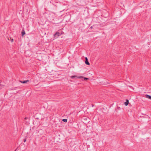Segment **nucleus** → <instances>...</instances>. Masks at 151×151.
Returning <instances> with one entry per match:
<instances>
[{"instance_id":"3","label":"nucleus","mask_w":151,"mask_h":151,"mask_svg":"<svg viewBox=\"0 0 151 151\" xmlns=\"http://www.w3.org/2000/svg\"><path fill=\"white\" fill-rule=\"evenodd\" d=\"M60 35V33L58 32H57L54 35V36L55 37H57L59 36Z\"/></svg>"},{"instance_id":"10","label":"nucleus","mask_w":151,"mask_h":151,"mask_svg":"<svg viewBox=\"0 0 151 151\" xmlns=\"http://www.w3.org/2000/svg\"><path fill=\"white\" fill-rule=\"evenodd\" d=\"M83 78V77L82 76H77V78L81 79Z\"/></svg>"},{"instance_id":"17","label":"nucleus","mask_w":151,"mask_h":151,"mask_svg":"<svg viewBox=\"0 0 151 151\" xmlns=\"http://www.w3.org/2000/svg\"><path fill=\"white\" fill-rule=\"evenodd\" d=\"M92 26H91V28H92Z\"/></svg>"},{"instance_id":"18","label":"nucleus","mask_w":151,"mask_h":151,"mask_svg":"<svg viewBox=\"0 0 151 151\" xmlns=\"http://www.w3.org/2000/svg\"><path fill=\"white\" fill-rule=\"evenodd\" d=\"M25 119H26V118H25Z\"/></svg>"},{"instance_id":"4","label":"nucleus","mask_w":151,"mask_h":151,"mask_svg":"<svg viewBox=\"0 0 151 151\" xmlns=\"http://www.w3.org/2000/svg\"><path fill=\"white\" fill-rule=\"evenodd\" d=\"M145 97L146 98L151 100V96L150 95H149L147 94H146L145 95Z\"/></svg>"},{"instance_id":"2","label":"nucleus","mask_w":151,"mask_h":151,"mask_svg":"<svg viewBox=\"0 0 151 151\" xmlns=\"http://www.w3.org/2000/svg\"><path fill=\"white\" fill-rule=\"evenodd\" d=\"M20 82L22 83H27V82H28L29 81V80H26V81H19Z\"/></svg>"},{"instance_id":"12","label":"nucleus","mask_w":151,"mask_h":151,"mask_svg":"<svg viewBox=\"0 0 151 151\" xmlns=\"http://www.w3.org/2000/svg\"><path fill=\"white\" fill-rule=\"evenodd\" d=\"M23 141H24V142H25L26 141V139H25V138L24 139H23Z\"/></svg>"},{"instance_id":"15","label":"nucleus","mask_w":151,"mask_h":151,"mask_svg":"<svg viewBox=\"0 0 151 151\" xmlns=\"http://www.w3.org/2000/svg\"><path fill=\"white\" fill-rule=\"evenodd\" d=\"M13 39H12V41H13Z\"/></svg>"},{"instance_id":"13","label":"nucleus","mask_w":151,"mask_h":151,"mask_svg":"<svg viewBox=\"0 0 151 151\" xmlns=\"http://www.w3.org/2000/svg\"><path fill=\"white\" fill-rule=\"evenodd\" d=\"M87 118H85L84 119V120H87Z\"/></svg>"},{"instance_id":"8","label":"nucleus","mask_w":151,"mask_h":151,"mask_svg":"<svg viewBox=\"0 0 151 151\" xmlns=\"http://www.w3.org/2000/svg\"><path fill=\"white\" fill-rule=\"evenodd\" d=\"M4 85L0 84V90L4 87Z\"/></svg>"},{"instance_id":"16","label":"nucleus","mask_w":151,"mask_h":151,"mask_svg":"<svg viewBox=\"0 0 151 151\" xmlns=\"http://www.w3.org/2000/svg\"><path fill=\"white\" fill-rule=\"evenodd\" d=\"M13 39H12V41H13Z\"/></svg>"},{"instance_id":"6","label":"nucleus","mask_w":151,"mask_h":151,"mask_svg":"<svg viewBox=\"0 0 151 151\" xmlns=\"http://www.w3.org/2000/svg\"><path fill=\"white\" fill-rule=\"evenodd\" d=\"M25 34V31H24V30H22V36H23Z\"/></svg>"},{"instance_id":"14","label":"nucleus","mask_w":151,"mask_h":151,"mask_svg":"<svg viewBox=\"0 0 151 151\" xmlns=\"http://www.w3.org/2000/svg\"><path fill=\"white\" fill-rule=\"evenodd\" d=\"M17 149H18V148H17L15 150H17Z\"/></svg>"},{"instance_id":"19","label":"nucleus","mask_w":151,"mask_h":151,"mask_svg":"<svg viewBox=\"0 0 151 151\" xmlns=\"http://www.w3.org/2000/svg\"><path fill=\"white\" fill-rule=\"evenodd\" d=\"M14 151H16V150H15Z\"/></svg>"},{"instance_id":"5","label":"nucleus","mask_w":151,"mask_h":151,"mask_svg":"<svg viewBox=\"0 0 151 151\" xmlns=\"http://www.w3.org/2000/svg\"><path fill=\"white\" fill-rule=\"evenodd\" d=\"M129 104V101L127 99L126 101L124 103V104L126 106H127L128 105V104Z\"/></svg>"},{"instance_id":"7","label":"nucleus","mask_w":151,"mask_h":151,"mask_svg":"<svg viewBox=\"0 0 151 151\" xmlns=\"http://www.w3.org/2000/svg\"><path fill=\"white\" fill-rule=\"evenodd\" d=\"M72 79L74 78H77V76H71L70 77Z\"/></svg>"},{"instance_id":"1","label":"nucleus","mask_w":151,"mask_h":151,"mask_svg":"<svg viewBox=\"0 0 151 151\" xmlns=\"http://www.w3.org/2000/svg\"><path fill=\"white\" fill-rule=\"evenodd\" d=\"M85 64L88 65H89L90 64L88 61V59L87 57L85 58Z\"/></svg>"},{"instance_id":"11","label":"nucleus","mask_w":151,"mask_h":151,"mask_svg":"<svg viewBox=\"0 0 151 151\" xmlns=\"http://www.w3.org/2000/svg\"><path fill=\"white\" fill-rule=\"evenodd\" d=\"M84 78V80H88V78Z\"/></svg>"},{"instance_id":"9","label":"nucleus","mask_w":151,"mask_h":151,"mask_svg":"<svg viewBox=\"0 0 151 151\" xmlns=\"http://www.w3.org/2000/svg\"><path fill=\"white\" fill-rule=\"evenodd\" d=\"M62 121L64 122H66L67 121V120L66 119H63L62 120Z\"/></svg>"}]
</instances>
